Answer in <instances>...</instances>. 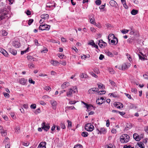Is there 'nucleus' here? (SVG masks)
Here are the masks:
<instances>
[{"label": "nucleus", "instance_id": "nucleus-1", "mask_svg": "<svg viewBox=\"0 0 148 148\" xmlns=\"http://www.w3.org/2000/svg\"><path fill=\"white\" fill-rule=\"evenodd\" d=\"M77 92V89L76 86L73 87L68 89L66 92V96L69 97H72L73 94Z\"/></svg>", "mask_w": 148, "mask_h": 148}, {"label": "nucleus", "instance_id": "nucleus-2", "mask_svg": "<svg viewBox=\"0 0 148 148\" xmlns=\"http://www.w3.org/2000/svg\"><path fill=\"white\" fill-rule=\"evenodd\" d=\"M129 136L127 134H123L121 135L120 137V142L123 144L126 143L130 140Z\"/></svg>", "mask_w": 148, "mask_h": 148}, {"label": "nucleus", "instance_id": "nucleus-3", "mask_svg": "<svg viewBox=\"0 0 148 148\" xmlns=\"http://www.w3.org/2000/svg\"><path fill=\"white\" fill-rule=\"evenodd\" d=\"M9 15L6 11L5 8L0 10V20H1L8 17Z\"/></svg>", "mask_w": 148, "mask_h": 148}, {"label": "nucleus", "instance_id": "nucleus-4", "mask_svg": "<svg viewBox=\"0 0 148 148\" xmlns=\"http://www.w3.org/2000/svg\"><path fill=\"white\" fill-rule=\"evenodd\" d=\"M41 18V19L40 21V23L42 24L45 21H47L49 18V15L47 14H42L40 16Z\"/></svg>", "mask_w": 148, "mask_h": 148}, {"label": "nucleus", "instance_id": "nucleus-5", "mask_svg": "<svg viewBox=\"0 0 148 148\" xmlns=\"http://www.w3.org/2000/svg\"><path fill=\"white\" fill-rule=\"evenodd\" d=\"M85 129L88 131L91 132L94 129V126L90 123H88L85 125Z\"/></svg>", "mask_w": 148, "mask_h": 148}, {"label": "nucleus", "instance_id": "nucleus-6", "mask_svg": "<svg viewBox=\"0 0 148 148\" xmlns=\"http://www.w3.org/2000/svg\"><path fill=\"white\" fill-rule=\"evenodd\" d=\"M50 27V25L46 24H44L43 25H40L39 26V29L42 31L44 30H49Z\"/></svg>", "mask_w": 148, "mask_h": 148}, {"label": "nucleus", "instance_id": "nucleus-7", "mask_svg": "<svg viewBox=\"0 0 148 148\" xmlns=\"http://www.w3.org/2000/svg\"><path fill=\"white\" fill-rule=\"evenodd\" d=\"M41 128L42 129H44V130L47 131L50 128L49 124L43 122L41 124Z\"/></svg>", "mask_w": 148, "mask_h": 148}, {"label": "nucleus", "instance_id": "nucleus-8", "mask_svg": "<svg viewBox=\"0 0 148 148\" xmlns=\"http://www.w3.org/2000/svg\"><path fill=\"white\" fill-rule=\"evenodd\" d=\"M50 102L51 105L53 109L56 110V106L58 105V103L57 101L54 100H52L50 101Z\"/></svg>", "mask_w": 148, "mask_h": 148}, {"label": "nucleus", "instance_id": "nucleus-9", "mask_svg": "<svg viewBox=\"0 0 148 148\" xmlns=\"http://www.w3.org/2000/svg\"><path fill=\"white\" fill-rule=\"evenodd\" d=\"M131 64L129 63H126L123 64L121 67V70H124L128 69L130 66Z\"/></svg>", "mask_w": 148, "mask_h": 148}, {"label": "nucleus", "instance_id": "nucleus-10", "mask_svg": "<svg viewBox=\"0 0 148 148\" xmlns=\"http://www.w3.org/2000/svg\"><path fill=\"white\" fill-rule=\"evenodd\" d=\"M113 36L112 40V44L114 45H116L118 42V39L115 37L114 34H112V36Z\"/></svg>", "mask_w": 148, "mask_h": 148}, {"label": "nucleus", "instance_id": "nucleus-11", "mask_svg": "<svg viewBox=\"0 0 148 148\" xmlns=\"http://www.w3.org/2000/svg\"><path fill=\"white\" fill-rule=\"evenodd\" d=\"M114 106L119 109H121L123 107V105L119 102H115L114 104Z\"/></svg>", "mask_w": 148, "mask_h": 148}, {"label": "nucleus", "instance_id": "nucleus-12", "mask_svg": "<svg viewBox=\"0 0 148 148\" xmlns=\"http://www.w3.org/2000/svg\"><path fill=\"white\" fill-rule=\"evenodd\" d=\"M140 54L138 53V54L140 59L143 60H147V59H146L145 58L146 57V56L145 54H143L142 52H140Z\"/></svg>", "mask_w": 148, "mask_h": 148}, {"label": "nucleus", "instance_id": "nucleus-13", "mask_svg": "<svg viewBox=\"0 0 148 148\" xmlns=\"http://www.w3.org/2000/svg\"><path fill=\"white\" fill-rule=\"evenodd\" d=\"M98 88H92L90 89L88 91V93L89 94H94L95 92L98 91Z\"/></svg>", "mask_w": 148, "mask_h": 148}, {"label": "nucleus", "instance_id": "nucleus-14", "mask_svg": "<svg viewBox=\"0 0 148 148\" xmlns=\"http://www.w3.org/2000/svg\"><path fill=\"white\" fill-rule=\"evenodd\" d=\"M99 46L101 47H104L107 45V44L105 42H103L102 40H100L99 41L98 43Z\"/></svg>", "mask_w": 148, "mask_h": 148}, {"label": "nucleus", "instance_id": "nucleus-15", "mask_svg": "<svg viewBox=\"0 0 148 148\" xmlns=\"http://www.w3.org/2000/svg\"><path fill=\"white\" fill-rule=\"evenodd\" d=\"M27 82V80L25 79L24 78H22L20 79L19 81V83L22 85H25Z\"/></svg>", "mask_w": 148, "mask_h": 148}, {"label": "nucleus", "instance_id": "nucleus-16", "mask_svg": "<svg viewBox=\"0 0 148 148\" xmlns=\"http://www.w3.org/2000/svg\"><path fill=\"white\" fill-rule=\"evenodd\" d=\"M70 85V84L68 82H64L62 84L61 87L62 89H64L68 87Z\"/></svg>", "mask_w": 148, "mask_h": 148}, {"label": "nucleus", "instance_id": "nucleus-17", "mask_svg": "<svg viewBox=\"0 0 148 148\" xmlns=\"http://www.w3.org/2000/svg\"><path fill=\"white\" fill-rule=\"evenodd\" d=\"M46 143L45 142H41L39 144L37 148H46Z\"/></svg>", "mask_w": 148, "mask_h": 148}, {"label": "nucleus", "instance_id": "nucleus-18", "mask_svg": "<svg viewBox=\"0 0 148 148\" xmlns=\"http://www.w3.org/2000/svg\"><path fill=\"white\" fill-rule=\"evenodd\" d=\"M0 133H1L2 136H5L7 135V132L3 128V127L0 126Z\"/></svg>", "mask_w": 148, "mask_h": 148}, {"label": "nucleus", "instance_id": "nucleus-19", "mask_svg": "<svg viewBox=\"0 0 148 148\" xmlns=\"http://www.w3.org/2000/svg\"><path fill=\"white\" fill-rule=\"evenodd\" d=\"M136 148H145L144 144L141 142H139L136 146Z\"/></svg>", "mask_w": 148, "mask_h": 148}, {"label": "nucleus", "instance_id": "nucleus-20", "mask_svg": "<svg viewBox=\"0 0 148 148\" xmlns=\"http://www.w3.org/2000/svg\"><path fill=\"white\" fill-rule=\"evenodd\" d=\"M12 45L14 47L16 48L19 47L20 46V44L18 41H13Z\"/></svg>", "mask_w": 148, "mask_h": 148}, {"label": "nucleus", "instance_id": "nucleus-21", "mask_svg": "<svg viewBox=\"0 0 148 148\" xmlns=\"http://www.w3.org/2000/svg\"><path fill=\"white\" fill-rule=\"evenodd\" d=\"M0 52L2 53L5 56L8 57V55L7 52L4 49H1L0 50Z\"/></svg>", "mask_w": 148, "mask_h": 148}, {"label": "nucleus", "instance_id": "nucleus-22", "mask_svg": "<svg viewBox=\"0 0 148 148\" xmlns=\"http://www.w3.org/2000/svg\"><path fill=\"white\" fill-rule=\"evenodd\" d=\"M134 138L137 141L140 140V138L139 137L137 134L135 133L133 135Z\"/></svg>", "mask_w": 148, "mask_h": 148}, {"label": "nucleus", "instance_id": "nucleus-23", "mask_svg": "<svg viewBox=\"0 0 148 148\" xmlns=\"http://www.w3.org/2000/svg\"><path fill=\"white\" fill-rule=\"evenodd\" d=\"M9 51L10 53L14 55H15L17 54V51L12 48L10 49H9Z\"/></svg>", "mask_w": 148, "mask_h": 148}, {"label": "nucleus", "instance_id": "nucleus-24", "mask_svg": "<svg viewBox=\"0 0 148 148\" xmlns=\"http://www.w3.org/2000/svg\"><path fill=\"white\" fill-rule=\"evenodd\" d=\"M97 84L98 86V87L99 89L101 90H103L105 88L104 85L103 84H102L100 83H98Z\"/></svg>", "mask_w": 148, "mask_h": 148}, {"label": "nucleus", "instance_id": "nucleus-25", "mask_svg": "<svg viewBox=\"0 0 148 148\" xmlns=\"http://www.w3.org/2000/svg\"><path fill=\"white\" fill-rule=\"evenodd\" d=\"M80 77L81 78H87L88 76L86 73H82L80 75Z\"/></svg>", "mask_w": 148, "mask_h": 148}, {"label": "nucleus", "instance_id": "nucleus-26", "mask_svg": "<svg viewBox=\"0 0 148 148\" xmlns=\"http://www.w3.org/2000/svg\"><path fill=\"white\" fill-rule=\"evenodd\" d=\"M83 103L86 105L87 109L88 110H90L91 108L92 109L93 108V106L91 105H89L84 102H83Z\"/></svg>", "mask_w": 148, "mask_h": 148}, {"label": "nucleus", "instance_id": "nucleus-27", "mask_svg": "<svg viewBox=\"0 0 148 148\" xmlns=\"http://www.w3.org/2000/svg\"><path fill=\"white\" fill-rule=\"evenodd\" d=\"M99 131L101 134H105L106 132V129L104 127L100 128L99 130Z\"/></svg>", "mask_w": 148, "mask_h": 148}, {"label": "nucleus", "instance_id": "nucleus-28", "mask_svg": "<svg viewBox=\"0 0 148 148\" xmlns=\"http://www.w3.org/2000/svg\"><path fill=\"white\" fill-rule=\"evenodd\" d=\"M67 121L68 122V128L70 129L72 126V122L69 120H67Z\"/></svg>", "mask_w": 148, "mask_h": 148}, {"label": "nucleus", "instance_id": "nucleus-29", "mask_svg": "<svg viewBox=\"0 0 148 148\" xmlns=\"http://www.w3.org/2000/svg\"><path fill=\"white\" fill-rule=\"evenodd\" d=\"M51 63L53 65L56 66L58 64H59V62L56 60H52L51 62Z\"/></svg>", "mask_w": 148, "mask_h": 148}, {"label": "nucleus", "instance_id": "nucleus-30", "mask_svg": "<svg viewBox=\"0 0 148 148\" xmlns=\"http://www.w3.org/2000/svg\"><path fill=\"white\" fill-rule=\"evenodd\" d=\"M138 11L134 9H133L131 12V14L133 15H135L137 14Z\"/></svg>", "mask_w": 148, "mask_h": 148}, {"label": "nucleus", "instance_id": "nucleus-31", "mask_svg": "<svg viewBox=\"0 0 148 148\" xmlns=\"http://www.w3.org/2000/svg\"><path fill=\"white\" fill-rule=\"evenodd\" d=\"M8 34V32L5 30H2L1 31V34L3 36H6Z\"/></svg>", "mask_w": 148, "mask_h": 148}, {"label": "nucleus", "instance_id": "nucleus-32", "mask_svg": "<svg viewBox=\"0 0 148 148\" xmlns=\"http://www.w3.org/2000/svg\"><path fill=\"white\" fill-rule=\"evenodd\" d=\"M112 86H114L113 90H116L117 88L116 84L113 81H112Z\"/></svg>", "mask_w": 148, "mask_h": 148}, {"label": "nucleus", "instance_id": "nucleus-33", "mask_svg": "<svg viewBox=\"0 0 148 148\" xmlns=\"http://www.w3.org/2000/svg\"><path fill=\"white\" fill-rule=\"evenodd\" d=\"M90 23L93 25H96V23L95 21L94 18H90Z\"/></svg>", "mask_w": 148, "mask_h": 148}, {"label": "nucleus", "instance_id": "nucleus-34", "mask_svg": "<svg viewBox=\"0 0 148 148\" xmlns=\"http://www.w3.org/2000/svg\"><path fill=\"white\" fill-rule=\"evenodd\" d=\"M88 134L87 132H83L82 133V135L84 137H86L88 136Z\"/></svg>", "mask_w": 148, "mask_h": 148}, {"label": "nucleus", "instance_id": "nucleus-35", "mask_svg": "<svg viewBox=\"0 0 148 148\" xmlns=\"http://www.w3.org/2000/svg\"><path fill=\"white\" fill-rule=\"evenodd\" d=\"M22 144L23 145L25 146H27L29 145V143L28 142H22Z\"/></svg>", "mask_w": 148, "mask_h": 148}, {"label": "nucleus", "instance_id": "nucleus-36", "mask_svg": "<svg viewBox=\"0 0 148 148\" xmlns=\"http://www.w3.org/2000/svg\"><path fill=\"white\" fill-rule=\"evenodd\" d=\"M130 35H133L136 33L135 31L133 28L131 27L130 28Z\"/></svg>", "mask_w": 148, "mask_h": 148}, {"label": "nucleus", "instance_id": "nucleus-37", "mask_svg": "<svg viewBox=\"0 0 148 148\" xmlns=\"http://www.w3.org/2000/svg\"><path fill=\"white\" fill-rule=\"evenodd\" d=\"M117 5V3L114 0H112V6L116 7Z\"/></svg>", "mask_w": 148, "mask_h": 148}, {"label": "nucleus", "instance_id": "nucleus-38", "mask_svg": "<svg viewBox=\"0 0 148 148\" xmlns=\"http://www.w3.org/2000/svg\"><path fill=\"white\" fill-rule=\"evenodd\" d=\"M29 49V48L28 47L27 49L23 51H21V54L23 55L24 54L26 53V52L28 51Z\"/></svg>", "mask_w": 148, "mask_h": 148}, {"label": "nucleus", "instance_id": "nucleus-39", "mask_svg": "<svg viewBox=\"0 0 148 148\" xmlns=\"http://www.w3.org/2000/svg\"><path fill=\"white\" fill-rule=\"evenodd\" d=\"M129 30L123 29L121 31L122 33L123 34H126L129 31Z\"/></svg>", "mask_w": 148, "mask_h": 148}, {"label": "nucleus", "instance_id": "nucleus-40", "mask_svg": "<svg viewBox=\"0 0 148 148\" xmlns=\"http://www.w3.org/2000/svg\"><path fill=\"white\" fill-rule=\"evenodd\" d=\"M88 44L89 45H90L93 47L94 45H95V43L93 40H91L90 41V42H89Z\"/></svg>", "mask_w": 148, "mask_h": 148}, {"label": "nucleus", "instance_id": "nucleus-41", "mask_svg": "<svg viewBox=\"0 0 148 148\" xmlns=\"http://www.w3.org/2000/svg\"><path fill=\"white\" fill-rule=\"evenodd\" d=\"M106 91L105 90H101L97 92V93H99V95H103L106 93Z\"/></svg>", "mask_w": 148, "mask_h": 148}, {"label": "nucleus", "instance_id": "nucleus-42", "mask_svg": "<svg viewBox=\"0 0 148 148\" xmlns=\"http://www.w3.org/2000/svg\"><path fill=\"white\" fill-rule=\"evenodd\" d=\"M95 3L97 5H99L101 3V1L100 0H97L95 1Z\"/></svg>", "mask_w": 148, "mask_h": 148}, {"label": "nucleus", "instance_id": "nucleus-43", "mask_svg": "<svg viewBox=\"0 0 148 148\" xmlns=\"http://www.w3.org/2000/svg\"><path fill=\"white\" fill-rule=\"evenodd\" d=\"M10 115L14 119H15L16 118L15 114L14 113L11 112L10 113Z\"/></svg>", "mask_w": 148, "mask_h": 148}, {"label": "nucleus", "instance_id": "nucleus-44", "mask_svg": "<svg viewBox=\"0 0 148 148\" xmlns=\"http://www.w3.org/2000/svg\"><path fill=\"white\" fill-rule=\"evenodd\" d=\"M3 94L5 98H8L10 97L9 94L7 93L3 92Z\"/></svg>", "mask_w": 148, "mask_h": 148}, {"label": "nucleus", "instance_id": "nucleus-45", "mask_svg": "<svg viewBox=\"0 0 148 148\" xmlns=\"http://www.w3.org/2000/svg\"><path fill=\"white\" fill-rule=\"evenodd\" d=\"M28 81L31 84H34L35 83V81H33L31 78L29 79Z\"/></svg>", "mask_w": 148, "mask_h": 148}, {"label": "nucleus", "instance_id": "nucleus-46", "mask_svg": "<svg viewBox=\"0 0 148 148\" xmlns=\"http://www.w3.org/2000/svg\"><path fill=\"white\" fill-rule=\"evenodd\" d=\"M60 126H61V128H62L63 129H64L66 128L65 125L63 123H61Z\"/></svg>", "mask_w": 148, "mask_h": 148}, {"label": "nucleus", "instance_id": "nucleus-47", "mask_svg": "<svg viewBox=\"0 0 148 148\" xmlns=\"http://www.w3.org/2000/svg\"><path fill=\"white\" fill-rule=\"evenodd\" d=\"M46 7H49V8H51L53 7H55V6L53 5H50L49 3H47L46 5Z\"/></svg>", "mask_w": 148, "mask_h": 148}, {"label": "nucleus", "instance_id": "nucleus-48", "mask_svg": "<svg viewBox=\"0 0 148 148\" xmlns=\"http://www.w3.org/2000/svg\"><path fill=\"white\" fill-rule=\"evenodd\" d=\"M44 89L47 91H48L51 90V88L49 86H46L44 87Z\"/></svg>", "mask_w": 148, "mask_h": 148}, {"label": "nucleus", "instance_id": "nucleus-49", "mask_svg": "<svg viewBox=\"0 0 148 148\" xmlns=\"http://www.w3.org/2000/svg\"><path fill=\"white\" fill-rule=\"evenodd\" d=\"M60 63L63 66H65L66 64V62L65 61H60Z\"/></svg>", "mask_w": 148, "mask_h": 148}, {"label": "nucleus", "instance_id": "nucleus-50", "mask_svg": "<svg viewBox=\"0 0 148 148\" xmlns=\"http://www.w3.org/2000/svg\"><path fill=\"white\" fill-rule=\"evenodd\" d=\"M30 108H31L35 109L36 108V105L35 104H32L30 106Z\"/></svg>", "mask_w": 148, "mask_h": 148}, {"label": "nucleus", "instance_id": "nucleus-51", "mask_svg": "<svg viewBox=\"0 0 148 148\" xmlns=\"http://www.w3.org/2000/svg\"><path fill=\"white\" fill-rule=\"evenodd\" d=\"M66 108L68 110H73L75 109V107L73 106H67Z\"/></svg>", "mask_w": 148, "mask_h": 148}, {"label": "nucleus", "instance_id": "nucleus-52", "mask_svg": "<svg viewBox=\"0 0 148 148\" xmlns=\"http://www.w3.org/2000/svg\"><path fill=\"white\" fill-rule=\"evenodd\" d=\"M40 112V109L39 108L35 111L34 113H35V114H37L38 113H39Z\"/></svg>", "mask_w": 148, "mask_h": 148}, {"label": "nucleus", "instance_id": "nucleus-53", "mask_svg": "<svg viewBox=\"0 0 148 148\" xmlns=\"http://www.w3.org/2000/svg\"><path fill=\"white\" fill-rule=\"evenodd\" d=\"M20 128L18 127H16L15 132L17 133H18L20 132Z\"/></svg>", "mask_w": 148, "mask_h": 148}, {"label": "nucleus", "instance_id": "nucleus-54", "mask_svg": "<svg viewBox=\"0 0 148 148\" xmlns=\"http://www.w3.org/2000/svg\"><path fill=\"white\" fill-rule=\"evenodd\" d=\"M34 20L33 19H29L28 21V24L30 25L33 22Z\"/></svg>", "mask_w": 148, "mask_h": 148}, {"label": "nucleus", "instance_id": "nucleus-55", "mask_svg": "<svg viewBox=\"0 0 148 148\" xmlns=\"http://www.w3.org/2000/svg\"><path fill=\"white\" fill-rule=\"evenodd\" d=\"M28 67L29 68L32 69L34 67V65L32 63H30L28 64Z\"/></svg>", "mask_w": 148, "mask_h": 148}, {"label": "nucleus", "instance_id": "nucleus-56", "mask_svg": "<svg viewBox=\"0 0 148 148\" xmlns=\"http://www.w3.org/2000/svg\"><path fill=\"white\" fill-rule=\"evenodd\" d=\"M126 55L127 56V58L129 60V61H131L132 60V59L131 57L127 53L126 54Z\"/></svg>", "mask_w": 148, "mask_h": 148}, {"label": "nucleus", "instance_id": "nucleus-57", "mask_svg": "<svg viewBox=\"0 0 148 148\" xmlns=\"http://www.w3.org/2000/svg\"><path fill=\"white\" fill-rule=\"evenodd\" d=\"M27 58L28 60H32L34 59V57L28 55L27 56Z\"/></svg>", "mask_w": 148, "mask_h": 148}, {"label": "nucleus", "instance_id": "nucleus-58", "mask_svg": "<svg viewBox=\"0 0 148 148\" xmlns=\"http://www.w3.org/2000/svg\"><path fill=\"white\" fill-rule=\"evenodd\" d=\"M40 103L42 105L45 106L46 104V103L43 101H40Z\"/></svg>", "mask_w": 148, "mask_h": 148}, {"label": "nucleus", "instance_id": "nucleus-59", "mask_svg": "<svg viewBox=\"0 0 148 148\" xmlns=\"http://www.w3.org/2000/svg\"><path fill=\"white\" fill-rule=\"evenodd\" d=\"M124 94L127 97V98L130 99H131V95L126 93H125Z\"/></svg>", "mask_w": 148, "mask_h": 148}, {"label": "nucleus", "instance_id": "nucleus-60", "mask_svg": "<svg viewBox=\"0 0 148 148\" xmlns=\"http://www.w3.org/2000/svg\"><path fill=\"white\" fill-rule=\"evenodd\" d=\"M136 89L135 88H132L131 90V91L134 93H136Z\"/></svg>", "mask_w": 148, "mask_h": 148}, {"label": "nucleus", "instance_id": "nucleus-61", "mask_svg": "<svg viewBox=\"0 0 148 148\" xmlns=\"http://www.w3.org/2000/svg\"><path fill=\"white\" fill-rule=\"evenodd\" d=\"M130 107L131 108H136V107L134 105L130 104Z\"/></svg>", "mask_w": 148, "mask_h": 148}, {"label": "nucleus", "instance_id": "nucleus-62", "mask_svg": "<svg viewBox=\"0 0 148 148\" xmlns=\"http://www.w3.org/2000/svg\"><path fill=\"white\" fill-rule=\"evenodd\" d=\"M105 6V4L104 5H101V6H100L99 7V8L100 10L103 9L104 8Z\"/></svg>", "mask_w": 148, "mask_h": 148}, {"label": "nucleus", "instance_id": "nucleus-63", "mask_svg": "<svg viewBox=\"0 0 148 148\" xmlns=\"http://www.w3.org/2000/svg\"><path fill=\"white\" fill-rule=\"evenodd\" d=\"M104 58V56L102 54H101L99 58V59L100 60H102Z\"/></svg>", "mask_w": 148, "mask_h": 148}, {"label": "nucleus", "instance_id": "nucleus-64", "mask_svg": "<svg viewBox=\"0 0 148 148\" xmlns=\"http://www.w3.org/2000/svg\"><path fill=\"white\" fill-rule=\"evenodd\" d=\"M81 147L82 145H76L74 146V148H81Z\"/></svg>", "mask_w": 148, "mask_h": 148}]
</instances>
